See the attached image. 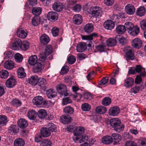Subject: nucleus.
I'll list each match as a JSON object with an SVG mask.
<instances>
[{
	"instance_id": "nucleus-1",
	"label": "nucleus",
	"mask_w": 146,
	"mask_h": 146,
	"mask_svg": "<svg viewBox=\"0 0 146 146\" xmlns=\"http://www.w3.org/2000/svg\"><path fill=\"white\" fill-rule=\"evenodd\" d=\"M110 126L116 131L119 133L124 130L125 126L122 123L121 121L118 118H114L111 119L110 121Z\"/></svg>"
},
{
	"instance_id": "nucleus-2",
	"label": "nucleus",
	"mask_w": 146,
	"mask_h": 146,
	"mask_svg": "<svg viewBox=\"0 0 146 146\" xmlns=\"http://www.w3.org/2000/svg\"><path fill=\"white\" fill-rule=\"evenodd\" d=\"M56 90L61 97L63 96H67L70 92L66 90V86L62 84L58 85L56 87Z\"/></svg>"
},
{
	"instance_id": "nucleus-3",
	"label": "nucleus",
	"mask_w": 146,
	"mask_h": 146,
	"mask_svg": "<svg viewBox=\"0 0 146 146\" xmlns=\"http://www.w3.org/2000/svg\"><path fill=\"white\" fill-rule=\"evenodd\" d=\"M90 11L92 12V15L96 18L101 17L102 15V9L97 6H94L90 9Z\"/></svg>"
},
{
	"instance_id": "nucleus-4",
	"label": "nucleus",
	"mask_w": 146,
	"mask_h": 146,
	"mask_svg": "<svg viewBox=\"0 0 146 146\" xmlns=\"http://www.w3.org/2000/svg\"><path fill=\"white\" fill-rule=\"evenodd\" d=\"M28 34L27 31L24 29L21 28L18 29L17 31V36L21 38H25Z\"/></svg>"
},
{
	"instance_id": "nucleus-5",
	"label": "nucleus",
	"mask_w": 146,
	"mask_h": 146,
	"mask_svg": "<svg viewBox=\"0 0 146 146\" xmlns=\"http://www.w3.org/2000/svg\"><path fill=\"white\" fill-rule=\"evenodd\" d=\"M17 84L16 79L14 77H12L8 79L6 81L5 85L8 88H12L14 87Z\"/></svg>"
},
{
	"instance_id": "nucleus-6",
	"label": "nucleus",
	"mask_w": 146,
	"mask_h": 146,
	"mask_svg": "<svg viewBox=\"0 0 146 146\" xmlns=\"http://www.w3.org/2000/svg\"><path fill=\"white\" fill-rule=\"evenodd\" d=\"M43 102V98L40 96H38L35 97L33 100V105L38 106L40 107Z\"/></svg>"
},
{
	"instance_id": "nucleus-7",
	"label": "nucleus",
	"mask_w": 146,
	"mask_h": 146,
	"mask_svg": "<svg viewBox=\"0 0 146 146\" xmlns=\"http://www.w3.org/2000/svg\"><path fill=\"white\" fill-rule=\"evenodd\" d=\"M47 17L48 20L55 21L57 19L58 15L56 12L50 11L48 13Z\"/></svg>"
},
{
	"instance_id": "nucleus-8",
	"label": "nucleus",
	"mask_w": 146,
	"mask_h": 146,
	"mask_svg": "<svg viewBox=\"0 0 146 146\" xmlns=\"http://www.w3.org/2000/svg\"><path fill=\"white\" fill-rule=\"evenodd\" d=\"M22 43V42L20 39L18 38H15L12 45V49L14 50L18 49L19 47L20 48Z\"/></svg>"
},
{
	"instance_id": "nucleus-9",
	"label": "nucleus",
	"mask_w": 146,
	"mask_h": 146,
	"mask_svg": "<svg viewBox=\"0 0 146 146\" xmlns=\"http://www.w3.org/2000/svg\"><path fill=\"white\" fill-rule=\"evenodd\" d=\"M119 108L117 106H115L110 108L109 111V114L113 116H117L119 113Z\"/></svg>"
},
{
	"instance_id": "nucleus-10",
	"label": "nucleus",
	"mask_w": 146,
	"mask_h": 146,
	"mask_svg": "<svg viewBox=\"0 0 146 146\" xmlns=\"http://www.w3.org/2000/svg\"><path fill=\"white\" fill-rule=\"evenodd\" d=\"M125 10L126 13L129 15H132L135 12V8L131 4H128L125 7Z\"/></svg>"
},
{
	"instance_id": "nucleus-11",
	"label": "nucleus",
	"mask_w": 146,
	"mask_h": 146,
	"mask_svg": "<svg viewBox=\"0 0 146 146\" xmlns=\"http://www.w3.org/2000/svg\"><path fill=\"white\" fill-rule=\"evenodd\" d=\"M112 142H113L114 144L116 145L119 143L121 141V136L117 133H113L111 136Z\"/></svg>"
},
{
	"instance_id": "nucleus-12",
	"label": "nucleus",
	"mask_w": 146,
	"mask_h": 146,
	"mask_svg": "<svg viewBox=\"0 0 146 146\" xmlns=\"http://www.w3.org/2000/svg\"><path fill=\"white\" fill-rule=\"evenodd\" d=\"M53 10L59 12L61 11L63 9V5L61 3L58 1L55 2L52 5Z\"/></svg>"
},
{
	"instance_id": "nucleus-13",
	"label": "nucleus",
	"mask_w": 146,
	"mask_h": 146,
	"mask_svg": "<svg viewBox=\"0 0 146 146\" xmlns=\"http://www.w3.org/2000/svg\"><path fill=\"white\" fill-rule=\"evenodd\" d=\"M84 133V129L81 126L76 127L73 131L74 135L76 136L81 135Z\"/></svg>"
},
{
	"instance_id": "nucleus-14",
	"label": "nucleus",
	"mask_w": 146,
	"mask_h": 146,
	"mask_svg": "<svg viewBox=\"0 0 146 146\" xmlns=\"http://www.w3.org/2000/svg\"><path fill=\"white\" fill-rule=\"evenodd\" d=\"M43 68V65L40 62H38L33 65V71L34 73L40 72Z\"/></svg>"
},
{
	"instance_id": "nucleus-15",
	"label": "nucleus",
	"mask_w": 146,
	"mask_h": 146,
	"mask_svg": "<svg viewBox=\"0 0 146 146\" xmlns=\"http://www.w3.org/2000/svg\"><path fill=\"white\" fill-rule=\"evenodd\" d=\"M132 45L134 48L138 49L141 46L142 42L139 38H135L133 40Z\"/></svg>"
},
{
	"instance_id": "nucleus-16",
	"label": "nucleus",
	"mask_w": 146,
	"mask_h": 146,
	"mask_svg": "<svg viewBox=\"0 0 146 146\" xmlns=\"http://www.w3.org/2000/svg\"><path fill=\"white\" fill-rule=\"evenodd\" d=\"M104 26L106 29L111 30L114 28L115 24L111 20H108L104 22Z\"/></svg>"
},
{
	"instance_id": "nucleus-17",
	"label": "nucleus",
	"mask_w": 146,
	"mask_h": 146,
	"mask_svg": "<svg viewBox=\"0 0 146 146\" xmlns=\"http://www.w3.org/2000/svg\"><path fill=\"white\" fill-rule=\"evenodd\" d=\"M49 38L46 35L43 34L40 36V41L41 43L44 45L47 44L49 42Z\"/></svg>"
},
{
	"instance_id": "nucleus-18",
	"label": "nucleus",
	"mask_w": 146,
	"mask_h": 146,
	"mask_svg": "<svg viewBox=\"0 0 146 146\" xmlns=\"http://www.w3.org/2000/svg\"><path fill=\"white\" fill-rule=\"evenodd\" d=\"M72 21L74 24L76 25H80L82 21V19L80 15L76 14L74 16Z\"/></svg>"
},
{
	"instance_id": "nucleus-19",
	"label": "nucleus",
	"mask_w": 146,
	"mask_h": 146,
	"mask_svg": "<svg viewBox=\"0 0 146 146\" xmlns=\"http://www.w3.org/2000/svg\"><path fill=\"white\" fill-rule=\"evenodd\" d=\"M38 78L36 75L32 76L29 79V82L33 86L36 85L38 80Z\"/></svg>"
},
{
	"instance_id": "nucleus-20",
	"label": "nucleus",
	"mask_w": 146,
	"mask_h": 146,
	"mask_svg": "<svg viewBox=\"0 0 146 146\" xmlns=\"http://www.w3.org/2000/svg\"><path fill=\"white\" fill-rule=\"evenodd\" d=\"M134 80L131 78L129 77L124 80V86L126 88L131 87L133 85Z\"/></svg>"
},
{
	"instance_id": "nucleus-21",
	"label": "nucleus",
	"mask_w": 146,
	"mask_h": 146,
	"mask_svg": "<svg viewBox=\"0 0 146 146\" xmlns=\"http://www.w3.org/2000/svg\"><path fill=\"white\" fill-rule=\"evenodd\" d=\"M47 96L49 98H51L55 97L57 94L54 89H50L48 90L46 92Z\"/></svg>"
},
{
	"instance_id": "nucleus-22",
	"label": "nucleus",
	"mask_w": 146,
	"mask_h": 146,
	"mask_svg": "<svg viewBox=\"0 0 146 146\" xmlns=\"http://www.w3.org/2000/svg\"><path fill=\"white\" fill-rule=\"evenodd\" d=\"M19 126L21 128H24L28 125L27 121L24 119H21L17 121Z\"/></svg>"
},
{
	"instance_id": "nucleus-23",
	"label": "nucleus",
	"mask_w": 146,
	"mask_h": 146,
	"mask_svg": "<svg viewBox=\"0 0 146 146\" xmlns=\"http://www.w3.org/2000/svg\"><path fill=\"white\" fill-rule=\"evenodd\" d=\"M140 29L137 26H134L132 29L128 32L132 36H136L137 35L139 32Z\"/></svg>"
},
{
	"instance_id": "nucleus-24",
	"label": "nucleus",
	"mask_w": 146,
	"mask_h": 146,
	"mask_svg": "<svg viewBox=\"0 0 146 146\" xmlns=\"http://www.w3.org/2000/svg\"><path fill=\"white\" fill-rule=\"evenodd\" d=\"M61 122L64 124H67L71 121L70 117L67 115H62L60 118Z\"/></svg>"
},
{
	"instance_id": "nucleus-25",
	"label": "nucleus",
	"mask_w": 146,
	"mask_h": 146,
	"mask_svg": "<svg viewBox=\"0 0 146 146\" xmlns=\"http://www.w3.org/2000/svg\"><path fill=\"white\" fill-rule=\"evenodd\" d=\"M127 48V50L126 52V57L129 59L133 60L134 59V56L131 48L130 47H128Z\"/></svg>"
},
{
	"instance_id": "nucleus-26",
	"label": "nucleus",
	"mask_w": 146,
	"mask_h": 146,
	"mask_svg": "<svg viewBox=\"0 0 146 146\" xmlns=\"http://www.w3.org/2000/svg\"><path fill=\"white\" fill-rule=\"evenodd\" d=\"M86 45L84 42L78 44L76 46V50L78 52H83L86 49Z\"/></svg>"
},
{
	"instance_id": "nucleus-27",
	"label": "nucleus",
	"mask_w": 146,
	"mask_h": 146,
	"mask_svg": "<svg viewBox=\"0 0 146 146\" xmlns=\"http://www.w3.org/2000/svg\"><path fill=\"white\" fill-rule=\"evenodd\" d=\"M17 73L18 77L20 78H24L26 76L24 69L22 67L18 69Z\"/></svg>"
},
{
	"instance_id": "nucleus-28",
	"label": "nucleus",
	"mask_w": 146,
	"mask_h": 146,
	"mask_svg": "<svg viewBox=\"0 0 146 146\" xmlns=\"http://www.w3.org/2000/svg\"><path fill=\"white\" fill-rule=\"evenodd\" d=\"M41 134L43 137H47L50 135V132L47 127L43 128L40 130Z\"/></svg>"
},
{
	"instance_id": "nucleus-29",
	"label": "nucleus",
	"mask_w": 146,
	"mask_h": 146,
	"mask_svg": "<svg viewBox=\"0 0 146 146\" xmlns=\"http://www.w3.org/2000/svg\"><path fill=\"white\" fill-rule=\"evenodd\" d=\"M95 111L98 114H103L106 112L107 109L105 107L101 106L97 107L95 109Z\"/></svg>"
},
{
	"instance_id": "nucleus-30",
	"label": "nucleus",
	"mask_w": 146,
	"mask_h": 146,
	"mask_svg": "<svg viewBox=\"0 0 146 146\" xmlns=\"http://www.w3.org/2000/svg\"><path fill=\"white\" fill-rule=\"evenodd\" d=\"M4 66L5 68L10 70L13 69L14 67V63L11 60H7L5 62Z\"/></svg>"
},
{
	"instance_id": "nucleus-31",
	"label": "nucleus",
	"mask_w": 146,
	"mask_h": 146,
	"mask_svg": "<svg viewBox=\"0 0 146 146\" xmlns=\"http://www.w3.org/2000/svg\"><path fill=\"white\" fill-rule=\"evenodd\" d=\"M28 62L30 64L32 65L38 62L37 57L36 56L34 55L30 56Z\"/></svg>"
},
{
	"instance_id": "nucleus-32",
	"label": "nucleus",
	"mask_w": 146,
	"mask_h": 146,
	"mask_svg": "<svg viewBox=\"0 0 146 146\" xmlns=\"http://www.w3.org/2000/svg\"><path fill=\"white\" fill-rule=\"evenodd\" d=\"M38 85L41 89L45 88L46 84V81L45 79L41 78H38Z\"/></svg>"
},
{
	"instance_id": "nucleus-33",
	"label": "nucleus",
	"mask_w": 146,
	"mask_h": 146,
	"mask_svg": "<svg viewBox=\"0 0 146 146\" xmlns=\"http://www.w3.org/2000/svg\"><path fill=\"white\" fill-rule=\"evenodd\" d=\"M25 144V142L24 140L21 138L16 139L14 142V146H23Z\"/></svg>"
},
{
	"instance_id": "nucleus-34",
	"label": "nucleus",
	"mask_w": 146,
	"mask_h": 146,
	"mask_svg": "<svg viewBox=\"0 0 146 146\" xmlns=\"http://www.w3.org/2000/svg\"><path fill=\"white\" fill-rule=\"evenodd\" d=\"M145 11V7L141 6L137 9L136 11V14L137 15L141 17L144 15Z\"/></svg>"
},
{
	"instance_id": "nucleus-35",
	"label": "nucleus",
	"mask_w": 146,
	"mask_h": 146,
	"mask_svg": "<svg viewBox=\"0 0 146 146\" xmlns=\"http://www.w3.org/2000/svg\"><path fill=\"white\" fill-rule=\"evenodd\" d=\"M111 136L106 135L103 137L102 139V142L105 144H109L112 143Z\"/></svg>"
},
{
	"instance_id": "nucleus-36",
	"label": "nucleus",
	"mask_w": 146,
	"mask_h": 146,
	"mask_svg": "<svg viewBox=\"0 0 146 146\" xmlns=\"http://www.w3.org/2000/svg\"><path fill=\"white\" fill-rule=\"evenodd\" d=\"M84 29L85 31L87 33H90L92 32L94 29V26L91 23H88L85 26Z\"/></svg>"
},
{
	"instance_id": "nucleus-37",
	"label": "nucleus",
	"mask_w": 146,
	"mask_h": 146,
	"mask_svg": "<svg viewBox=\"0 0 146 146\" xmlns=\"http://www.w3.org/2000/svg\"><path fill=\"white\" fill-rule=\"evenodd\" d=\"M40 18L39 16H35L32 19L31 23L34 26H37L40 23Z\"/></svg>"
},
{
	"instance_id": "nucleus-38",
	"label": "nucleus",
	"mask_w": 146,
	"mask_h": 146,
	"mask_svg": "<svg viewBox=\"0 0 146 146\" xmlns=\"http://www.w3.org/2000/svg\"><path fill=\"white\" fill-rule=\"evenodd\" d=\"M47 112L44 109H41L38 111V116L40 118H44L47 116Z\"/></svg>"
},
{
	"instance_id": "nucleus-39",
	"label": "nucleus",
	"mask_w": 146,
	"mask_h": 146,
	"mask_svg": "<svg viewBox=\"0 0 146 146\" xmlns=\"http://www.w3.org/2000/svg\"><path fill=\"white\" fill-rule=\"evenodd\" d=\"M19 128L18 127L14 125H11L9 129V132L14 134L17 133L19 132Z\"/></svg>"
},
{
	"instance_id": "nucleus-40",
	"label": "nucleus",
	"mask_w": 146,
	"mask_h": 146,
	"mask_svg": "<svg viewBox=\"0 0 146 146\" xmlns=\"http://www.w3.org/2000/svg\"><path fill=\"white\" fill-rule=\"evenodd\" d=\"M116 30L118 33L121 34L125 32L126 29L124 25H119L117 27Z\"/></svg>"
},
{
	"instance_id": "nucleus-41",
	"label": "nucleus",
	"mask_w": 146,
	"mask_h": 146,
	"mask_svg": "<svg viewBox=\"0 0 146 146\" xmlns=\"http://www.w3.org/2000/svg\"><path fill=\"white\" fill-rule=\"evenodd\" d=\"M106 43L108 46H114L116 45V41L114 38H110L107 40Z\"/></svg>"
},
{
	"instance_id": "nucleus-42",
	"label": "nucleus",
	"mask_w": 146,
	"mask_h": 146,
	"mask_svg": "<svg viewBox=\"0 0 146 146\" xmlns=\"http://www.w3.org/2000/svg\"><path fill=\"white\" fill-rule=\"evenodd\" d=\"M42 9L41 8L39 7H33L32 9V12L33 14L36 15H40L41 13Z\"/></svg>"
},
{
	"instance_id": "nucleus-43",
	"label": "nucleus",
	"mask_w": 146,
	"mask_h": 146,
	"mask_svg": "<svg viewBox=\"0 0 146 146\" xmlns=\"http://www.w3.org/2000/svg\"><path fill=\"white\" fill-rule=\"evenodd\" d=\"M36 113L34 110L29 111L28 113L27 116L28 118L31 120H34L36 117Z\"/></svg>"
},
{
	"instance_id": "nucleus-44",
	"label": "nucleus",
	"mask_w": 146,
	"mask_h": 146,
	"mask_svg": "<svg viewBox=\"0 0 146 146\" xmlns=\"http://www.w3.org/2000/svg\"><path fill=\"white\" fill-rule=\"evenodd\" d=\"M51 142L47 139H45L40 142V146H51Z\"/></svg>"
},
{
	"instance_id": "nucleus-45",
	"label": "nucleus",
	"mask_w": 146,
	"mask_h": 146,
	"mask_svg": "<svg viewBox=\"0 0 146 146\" xmlns=\"http://www.w3.org/2000/svg\"><path fill=\"white\" fill-rule=\"evenodd\" d=\"M63 111L65 113L72 114L74 112V110L72 107L70 106H67L64 108Z\"/></svg>"
},
{
	"instance_id": "nucleus-46",
	"label": "nucleus",
	"mask_w": 146,
	"mask_h": 146,
	"mask_svg": "<svg viewBox=\"0 0 146 146\" xmlns=\"http://www.w3.org/2000/svg\"><path fill=\"white\" fill-rule=\"evenodd\" d=\"M111 102V99L109 97L104 98L102 101V104L105 106H108L110 104Z\"/></svg>"
},
{
	"instance_id": "nucleus-47",
	"label": "nucleus",
	"mask_w": 146,
	"mask_h": 146,
	"mask_svg": "<svg viewBox=\"0 0 146 146\" xmlns=\"http://www.w3.org/2000/svg\"><path fill=\"white\" fill-rule=\"evenodd\" d=\"M29 46V43L27 41H25L22 42L20 48L23 50H26L28 49Z\"/></svg>"
},
{
	"instance_id": "nucleus-48",
	"label": "nucleus",
	"mask_w": 146,
	"mask_h": 146,
	"mask_svg": "<svg viewBox=\"0 0 146 146\" xmlns=\"http://www.w3.org/2000/svg\"><path fill=\"white\" fill-rule=\"evenodd\" d=\"M7 117L5 115H0V124L5 125L7 122Z\"/></svg>"
},
{
	"instance_id": "nucleus-49",
	"label": "nucleus",
	"mask_w": 146,
	"mask_h": 146,
	"mask_svg": "<svg viewBox=\"0 0 146 146\" xmlns=\"http://www.w3.org/2000/svg\"><path fill=\"white\" fill-rule=\"evenodd\" d=\"M9 75V73L5 70H2L0 72V77L1 78H6Z\"/></svg>"
},
{
	"instance_id": "nucleus-50",
	"label": "nucleus",
	"mask_w": 146,
	"mask_h": 146,
	"mask_svg": "<svg viewBox=\"0 0 146 146\" xmlns=\"http://www.w3.org/2000/svg\"><path fill=\"white\" fill-rule=\"evenodd\" d=\"M15 61L17 63L21 62L23 59L22 56L19 53H16L14 56Z\"/></svg>"
},
{
	"instance_id": "nucleus-51",
	"label": "nucleus",
	"mask_w": 146,
	"mask_h": 146,
	"mask_svg": "<svg viewBox=\"0 0 146 146\" xmlns=\"http://www.w3.org/2000/svg\"><path fill=\"white\" fill-rule=\"evenodd\" d=\"M125 29L129 31L134 26L133 24L131 22L127 21L126 22L124 25Z\"/></svg>"
},
{
	"instance_id": "nucleus-52",
	"label": "nucleus",
	"mask_w": 146,
	"mask_h": 146,
	"mask_svg": "<svg viewBox=\"0 0 146 146\" xmlns=\"http://www.w3.org/2000/svg\"><path fill=\"white\" fill-rule=\"evenodd\" d=\"M82 110L84 111H88L91 109V106L87 103H84L81 106Z\"/></svg>"
},
{
	"instance_id": "nucleus-53",
	"label": "nucleus",
	"mask_w": 146,
	"mask_h": 146,
	"mask_svg": "<svg viewBox=\"0 0 146 146\" xmlns=\"http://www.w3.org/2000/svg\"><path fill=\"white\" fill-rule=\"evenodd\" d=\"M52 48L51 45H48L45 48L44 52V53L46 55H48L52 51Z\"/></svg>"
},
{
	"instance_id": "nucleus-54",
	"label": "nucleus",
	"mask_w": 146,
	"mask_h": 146,
	"mask_svg": "<svg viewBox=\"0 0 146 146\" xmlns=\"http://www.w3.org/2000/svg\"><path fill=\"white\" fill-rule=\"evenodd\" d=\"M117 37L119 39V42L121 45H124L127 42V40L123 37H121L120 36H117Z\"/></svg>"
},
{
	"instance_id": "nucleus-55",
	"label": "nucleus",
	"mask_w": 146,
	"mask_h": 146,
	"mask_svg": "<svg viewBox=\"0 0 146 146\" xmlns=\"http://www.w3.org/2000/svg\"><path fill=\"white\" fill-rule=\"evenodd\" d=\"M108 77L107 76L104 77L99 82V84L101 86H103L105 85L108 82Z\"/></svg>"
},
{
	"instance_id": "nucleus-56",
	"label": "nucleus",
	"mask_w": 146,
	"mask_h": 146,
	"mask_svg": "<svg viewBox=\"0 0 146 146\" xmlns=\"http://www.w3.org/2000/svg\"><path fill=\"white\" fill-rule=\"evenodd\" d=\"M51 32L54 36L56 37L59 34V29L56 27H54L52 29Z\"/></svg>"
},
{
	"instance_id": "nucleus-57",
	"label": "nucleus",
	"mask_w": 146,
	"mask_h": 146,
	"mask_svg": "<svg viewBox=\"0 0 146 146\" xmlns=\"http://www.w3.org/2000/svg\"><path fill=\"white\" fill-rule=\"evenodd\" d=\"M47 126L48 127L47 128L48 129L50 132L51 131L52 132L54 131L56 129L55 125L52 123H48L47 124Z\"/></svg>"
},
{
	"instance_id": "nucleus-58",
	"label": "nucleus",
	"mask_w": 146,
	"mask_h": 146,
	"mask_svg": "<svg viewBox=\"0 0 146 146\" xmlns=\"http://www.w3.org/2000/svg\"><path fill=\"white\" fill-rule=\"evenodd\" d=\"M12 104L15 107H17L20 106L21 105V102L18 99L13 100L11 102Z\"/></svg>"
},
{
	"instance_id": "nucleus-59",
	"label": "nucleus",
	"mask_w": 146,
	"mask_h": 146,
	"mask_svg": "<svg viewBox=\"0 0 146 146\" xmlns=\"http://www.w3.org/2000/svg\"><path fill=\"white\" fill-rule=\"evenodd\" d=\"M91 97L90 94L89 93H85L83 96V99L82 100V101H86L90 99Z\"/></svg>"
},
{
	"instance_id": "nucleus-60",
	"label": "nucleus",
	"mask_w": 146,
	"mask_h": 146,
	"mask_svg": "<svg viewBox=\"0 0 146 146\" xmlns=\"http://www.w3.org/2000/svg\"><path fill=\"white\" fill-rule=\"evenodd\" d=\"M97 49L100 52H104L106 49V46L104 44H101L96 47Z\"/></svg>"
},
{
	"instance_id": "nucleus-61",
	"label": "nucleus",
	"mask_w": 146,
	"mask_h": 146,
	"mask_svg": "<svg viewBox=\"0 0 146 146\" xmlns=\"http://www.w3.org/2000/svg\"><path fill=\"white\" fill-rule=\"evenodd\" d=\"M47 55L44 53H42L39 54V60L42 62L43 63L46 60Z\"/></svg>"
},
{
	"instance_id": "nucleus-62",
	"label": "nucleus",
	"mask_w": 146,
	"mask_h": 146,
	"mask_svg": "<svg viewBox=\"0 0 146 146\" xmlns=\"http://www.w3.org/2000/svg\"><path fill=\"white\" fill-rule=\"evenodd\" d=\"M69 70V67L67 66H65L61 68L60 74L62 75L65 74Z\"/></svg>"
},
{
	"instance_id": "nucleus-63",
	"label": "nucleus",
	"mask_w": 146,
	"mask_h": 146,
	"mask_svg": "<svg viewBox=\"0 0 146 146\" xmlns=\"http://www.w3.org/2000/svg\"><path fill=\"white\" fill-rule=\"evenodd\" d=\"M4 55L5 57L7 59H10L13 57V55L12 51H7L4 53Z\"/></svg>"
},
{
	"instance_id": "nucleus-64",
	"label": "nucleus",
	"mask_w": 146,
	"mask_h": 146,
	"mask_svg": "<svg viewBox=\"0 0 146 146\" xmlns=\"http://www.w3.org/2000/svg\"><path fill=\"white\" fill-rule=\"evenodd\" d=\"M140 26L142 30H146V19H143L140 22Z\"/></svg>"
}]
</instances>
